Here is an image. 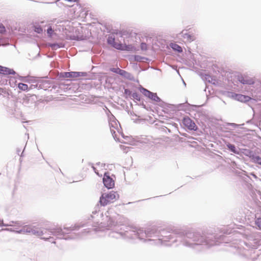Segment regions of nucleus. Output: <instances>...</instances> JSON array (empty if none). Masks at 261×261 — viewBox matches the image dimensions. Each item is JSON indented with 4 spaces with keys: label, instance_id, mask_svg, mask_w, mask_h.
I'll return each mask as SVG.
<instances>
[{
    "label": "nucleus",
    "instance_id": "nucleus-18",
    "mask_svg": "<svg viewBox=\"0 0 261 261\" xmlns=\"http://www.w3.org/2000/svg\"><path fill=\"white\" fill-rule=\"evenodd\" d=\"M34 31L35 32L39 33V34L43 32L42 29L39 26L35 27Z\"/></svg>",
    "mask_w": 261,
    "mask_h": 261
},
{
    "label": "nucleus",
    "instance_id": "nucleus-19",
    "mask_svg": "<svg viewBox=\"0 0 261 261\" xmlns=\"http://www.w3.org/2000/svg\"><path fill=\"white\" fill-rule=\"evenodd\" d=\"M152 100H156V99H159V98L157 96L156 94L155 93H151V95H150V96L148 97Z\"/></svg>",
    "mask_w": 261,
    "mask_h": 261
},
{
    "label": "nucleus",
    "instance_id": "nucleus-2",
    "mask_svg": "<svg viewBox=\"0 0 261 261\" xmlns=\"http://www.w3.org/2000/svg\"><path fill=\"white\" fill-rule=\"evenodd\" d=\"M26 232L35 235L42 239H48L51 237L52 232L46 228H41L36 226H27L25 228Z\"/></svg>",
    "mask_w": 261,
    "mask_h": 261
},
{
    "label": "nucleus",
    "instance_id": "nucleus-21",
    "mask_svg": "<svg viewBox=\"0 0 261 261\" xmlns=\"http://www.w3.org/2000/svg\"><path fill=\"white\" fill-rule=\"evenodd\" d=\"M142 50H146L147 49V45L145 43H142L141 44Z\"/></svg>",
    "mask_w": 261,
    "mask_h": 261
},
{
    "label": "nucleus",
    "instance_id": "nucleus-7",
    "mask_svg": "<svg viewBox=\"0 0 261 261\" xmlns=\"http://www.w3.org/2000/svg\"><path fill=\"white\" fill-rule=\"evenodd\" d=\"M85 75V73L84 72H65L63 75V77L65 78H71L72 79H75L82 76Z\"/></svg>",
    "mask_w": 261,
    "mask_h": 261
},
{
    "label": "nucleus",
    "instance_id": "nucleus-14",
    "mask_svg": "<svg viewBox=\"0 0 261 261\" xmlns=\"http://www.w3.org/2000/svg\"><path fill=\"white\" fill-rule=\"evenodd\" d=\"M228 148L233 152L237 153V151L236 150V147L234 145L228 144L227 145Z\"/></svg>",
    "mask_w": 261,
    "mask_h": 261
},
{
    "label": "nucleus",
    "instance_id": "nucleus-23",
    "mask_svg": "<svg viewBox=\"0 0 261 261\" xmlns=\"http://www.w3.org/2000/svg\"><path fill=\"white\" fill-rule=\"evenodd\" d=\"M49 46H50L53 49H55L59 48L60 46L58 44H50Z\"/></svg>",
    "mask_w": 261,
    "mask_h": 261
},
{
    "label": "nucleus",
    "instance_id": "nucleus-22",
    "mask_svg": "<svg viewBox=\"0 0 261 261\" xmlns=\"http://www.w3.org/2000/svg\"><path fill=\"white\" fill-rule=\"evenodd\" d=\"M6 31V29L4 25L0 23V33H3Z\"/></svg>",
    "mask_w": 261,
    "mask_h": 261
},
{
    "label": "nucleus",
    "instance_id": "nucleus-10",
    "mask_svg": "<svg viewBox=\"0 0 261 261\" xmlns=\"http://www.w3.org/2000/svg\"><path fill=\"white\" fill-rule=\"evenodd\" d=\"M237 97L239 100H240L242 102L248 101L250 99L249 96H245L242 94L237 95Z\"/></svg>",
    "mask_w": 261,
    "mask_h": 261
},
{
    "label": "nucleus",
    "instance_id": "nucleus-20",
    "mask_svg": "<svg viewBox=\"0 0 261 261\" xmlns=\"http://www.w3.org/2000/svg\"><path fill=\"white\" fill-rule=\"evenodd\" d=\"M54 31L52 29L51 27H50L47 30V33L49 37H51L53 34Z\"/></svg>",
    "mask_w": 261,
    "mask_h": 261
},
{
    "label": "nucleus",
    "instance_id": "nucleus-15",
    "mask_svg": "<svg viewBox=\"0 0 261 261\" xmlns=\"http://www.w3.org/2000/svg\"><path fill=\"white\" fill-rule=\"evenodd\" d=\"M256 225L259 229H261V218H258L255 221Z\"/></svg>",
    "mask_w": 261,
    "mask_h": 261
},
{
    "label": "nucleus",
    "instance_id": "nucleus-11",
    "mask_svg": "<svg viewBox=\"0 0 261 261\" xmlns=\"http://www.w3.org/2000/svg\"><path fill=\"white\" fill-rule=\"evenodd\" d=\"M171 47L175 50H177V51L180 53L182 51V48L178 45V44H176L175 43H172L171 45Z\"/></svg>",
    "mask_w": 261,
    "mask_h": 261
},
{
    "label": "nucleus",
    "instance_id": "nucleus-3",
    "mask_svg": "<svg viewBox=\"0 0 261 261\" xmlns=\"http://www.w3.org/2000/svg\"><path fill=\"white\" fill-rule=\"evenodd\" d=\"M119 198V195L117 192L110 191L101 195L99 199V203L102 206H106L114 203Z\"/></svg>",
    "mask_w": 261,
    "mask_h": 261
},
{
    "label": "nucleus",
    "instance_id": "nucleus-17",
    "mask_svg": "<svg viewBox=\"0 0 261 261\" xmlns=\"http://www.w3.org/2000/svg\"><path fill=\"white\" fill-rule=\"evenodd\" d=\"M253 161L254 162L257 163V164H258L259 165H261V158L258 156H255L253 158Z\"/></svg>",
    "mask_w": 261,
    "mask_h": 261
},
{
    "label": "nucleus",
    "instance_id": "nucleus-13",
    "mask_svg": "<svg viewBox=\"0 0 261 261\" xmlns=\"http://www.w3.org/2000/svg\"><path fill=\"white\" fill-rule=\"evenodd\" d=\"M141 92L146 97H149L150 95H151V92L147 90V89L142 88L141 89Z\"/></svg>",
    "mask_w": 261,
    "mask_h": 261
},
{
    "label": "nucleus",
    "instance_id": "nucleus-6",
    "mask_svg": "<svg viewBox=\"0 0 261 261\" xmlns=\"http://www.w3.org/2000/svg\"><path fill=\"white\" fill-rule=\"evenodd\" d=\"M237 79L240 83L243 84L251 85L254 83L253 79L242 74H238L237 75Z\"/></svg>",
    "mask_w": 261,
    "mask_h": 261
},
{
    "label": "nucleus",
    "instance_id": "nucleus-9",
    "mask_svg": "<svg viewBox=\"0 0 261 261\" xmlns=\"http://www.w3.org/2000/svg\"><path fill=\"white\" fill-rule=\"evenodd\" d=\"M0 73L4 74H10L12 73V72L11 69L0 66Z\"/></svg>",
    "mask_w": 261,
    "mask_h": 261
},
{
    "label": "nucleus",
    "instance_id": "nucleus-5",
    "mask_svg": "<svg viewBox=\"0 0 261 261\" xmlns=\"http://www.w3.org/2000/svg\"><path fill=\"white\" fill-rule=\"evenodd\" d=\"M103 182L105 186L109 189H112L114 187V180L106 174H105L104 175Z\"/></svg>",
    "mask_w": 261,
    "mask_h": 261
},
{
    "label": "nucleus",
    "instance_id": "nucleus-12",
    "mask_svg": "<svg viewBox=\"0 0 261 261\" xmlns=\"http://www.w3.org/2000/svg\"><path fill=\"white\" fill-rule=\"evenodd\" d=\"M18 88L22 91H27L28 90V86L23 83H19L18 85Z\"/></svg>",
    "mask_w": 261,
    "mask_h": 261
},
{
    "label": "nucleus",
    "instance_id": "nucleus-1",
    "mask_svg": "<svg viewBox=\"0 0 261 261\" xmlns=\"http://www.w3.org/2000/svg\"><path fill=\"white\" fill-rule=\"evenodd\" d=\"M130 33L126 30L113 32L108 38V43L114 48L121 50H132L134 47L131 45H126V41L130 37Z\"/></svg>",
    "mask_w": 261,
    "mask_h": 261
},
{
    "label": "nucleus",
    "instance_id": "nucleus-4",
    "mask_svg": "<svg viewBox=\"0 0 261 261\" xmlns=\"http://www.w3.org/2000/svg\"><path fill=\"white\" fill-rule=\"evenodd\" d=\"M182 123L189 129L195 130L197 128L195 122L189 117L184 118L182 120Z\"/></svg>",
    "mask_w": 261,
    "mask_h": 261
},
{
    "label": "nucleus",
    "instance_id": "nucleus-25",
    "mask_svg": "<svg viewBox=\"0 0 261 261\" xmlns=\"http://www.w3.org/2000/svg\"><path fill=\"white\" fill-rule=\"evenodd\" d=\"M123 39H124V38H119V40H121L122 43H123Z\"/></svg>",
    "mask_w": 261,
    "mask_h": 261
},
{
    "label": "nucleus",
    "instance_id": "nucleus-8",
    "mask_svg": "<svg viewBox=\"0 0 261 261\" xmlns=\"http://www.w3.org/2000/svg\"><path fill=\"white\" fill-rule=\"evenodd\" d=\"M182 37L186 42H191L195 39L193 36L187 33H184L182 32Z\"/></svg>",
    "mask_w": 261,
    "mask_h": 261
},
{
    "label": "nucleus",
    "instance_id": "nucleus-24",
    "mask_svg": "<svg viewBox=\"0 0 261 261\" xmlns=\"http://www.w3.org/2000/svg\"><path fill=\"white\" fill-rule=\"evenodd\" d=\"M119 73L120 75L124 76H126V75L128 74V73L126 71H125L123 70H121V69L119 70Z\"/></svg>",
    "mask_w": 261,
    "mask_h": 261
},
{
    "label": "nucleus",
    "instance_id": "nucleus-16",
    "mask_svg": "<svg viewBox=\"0 0 261 261\" xmlns=\"http://www.w3.org/2000/svg\"><path fill=\"white\" fill-rule=\"evenodd\" d=\"M113 123L114 125H116V127L117 126V124L115 121H112L110 123V128L112 132H113L114 133H115V131L114 128H112V127H113L114 128H115V127L113 125Z\"/></svg>",
    "mask_w": 261,
    "mask_h": 261
}]
</instances>
